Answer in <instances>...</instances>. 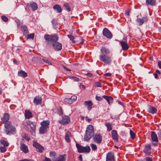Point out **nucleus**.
Listing matches in <instances>:
<instances>
[{"instance_id": "de8ad7c7", "label": "nucleus", "mask_w": 161, "mask_h": 161, "mask_svg": "<svg viewBox=\"0 0 161 161\" xmlns=\"http://www.w3.org/2000/svg\"><path fill=\"white\" fill-rule=\"evenodd\" d=\"M95 87H101L102 86L100 82H96L95 83Z\"/></svg>"}, {"instance_id": "7ed1b4c3", "label": "nucleus", "mask_w": 161, "mask_h": 161, "mask_svg": "<svg viewBox=\"0 0 161 161\" xmlns=\"http://www.w3.org/2000/svg\"><path fill=\"white\" fill-rule=\"evenodd\" d=\"M50 121L48 120H44L41 123V127L39 128V132L41 134H44L46 133L49 128Z\"/></svg>"}, {"instance_id": "bb28decb", "label": "nucleus", "mask_w": 161, "mask_h": 161, "mask_svg": "<svg viewBox=\"0 0 161 161\" xmlns=\"http://www.w3.org/2000/svg\"><path fill=\"white\" fill-rule=\"evenodd\" d=\"M103 97L107 101L109 105L113 103V98L111 96L104 95L103 96Z\"/></svg>"}, {"instance_id": "4be33fe9", "label": "nucleus", "mask_w": 161, "mask_h": 161, "mask_svg": "<svg viewBox=\"0 0 161 161\" xmlns=\"http://www.w3.org/2000/svg\"><path fill=\"white\" fill-rule=\"evenodd\" d=\"M9 114L7 113H5L4 114L3 117L1 119V120L3 121V123L5 124L9 121Z\"/></svg>"}, {"instance_id": "20e7f679", "label": "nucleus", "mask_w": 161, "mask_h": 161, "mask_svg": "<svg viewBox=\"0 0 161 161\" xmlns=\"http://www.w3.org/2000/svg\"><path fill=\"white\" fill-rule=\"evenodd\" d=\"M94 133L93 126L90 125L87 127L86 132V134L84 136V141H88L93 136Z\"/></svg>"}, {"instance_id": "338daca9", "label": "nucleus", "mask_w": 161, "mask_h": 161, "mask_svg": "<svg viewBox=\"0 0 161 161\" xmlns=\"http://www.w3.org/2000/svg\"><path fill=\"white\" fill-rule=\"evenodd\" d=\"M64 69H65V70L66 71H69L70 70V69H69L67 68H65Z\"/></svg>"}, {"instance_id": "774afa93", "label": "nucleus", "mask_w": 161, "mask_h": 161, "mask_svg": "<svg viewBox=\"0 0 161 161\" xmlns=\"http://www.w3.org/2000/svg\"><path fill=\"white\" fill-rule=\"evenodd\" d=\"M156 73H158L159 74H160V72L158 70H156Z\"/></svg>"}, {"instance_id": "6e6d98bb", "label": "nucleus", "mask_w": 161, "mask_h": 161, "mask_svg": "<svg viewBox=\"0 0 161 161\" xmlns=\"http://www.w3.org/2000/svg\"><path fill=\"white\" fill-rule=\"evenodd\" d=\"M43 161H51V160L50 158L47 157H45L44 160Z\"/></svg>"}, {"instance_id": "5fc2aeb1", "label": "nucleus", "mask_w": 161, "mask_h": 161, "mask_svg": "<svg viewBox=\"0 0 161 161\" xmlns=\"http://www.w3.org/2000/svg\"><path fill=\"white\" fill-rule=\"evenodd\" d=\"M158 64L160 69H161V61H159L158 63Z\"/></svg>"}, {"instance_id": "a18cd8bd", "label": "nucleus", "mask_w": 161, "mask_h": 161, "mask_svg": "<svg viewBox=\"0 0 161 161\" xmlns=\"http://www.w3.org/2000/svg\"><path fill=\"white\" fill-rule=\"evenodd\" d=\"M34 33H32L30 34L27 35V39H33L34 37Z\"/></svg>"}, {"instance_id": "9b49d317", "label": "nucleus", "mask_w": 161, "mask_h": 161, "mask_svg": "<svg viewBox=\"0 0 161 161\" xmlns=\"http://www.w3.org/2000/svg\"><path fill=\"white\" fill-rule=\"evenodd\" d=\"M77 97L76 96H72L70 97L66 98L64 99V101L69 104H71L74 102L77 99Z\"/></svg>"}, {"instance_id": "b1692460", "label": "nucleus", "mask_w": 161, "mask_h": 161, "mask_svg": "<svg viewBox=\"0 0 161 161\" xmlns=\"http://www.w3.org/2000/svg\"><path fill=\"white\" fill-rule=\"evenodd\" d=\"M84 104L87 107L88 110H90L92 108V106L93 104L91 100L85 101Z\"/></svg>"}, {"instance_id": "f257e3e1", "label": "nucleus", "mask_w": 161, "mask_h": 161, "mask_svg": "<svg viewBox=\"0 0 161 161\" xmlns=\"http://www.w3.org/2000/svg\"><path fill=\"white\" fill-rule=\"evenodd\" d=\"M44 37L46 41L53 43V47L55 50L59 51L61 49L62 44L57 42L58 39V37L57 35L55 34L52 35L45 34Z\"/></svg>"}, {"instance_id": "ddd939ff", "label": "nucleus", "mask_w": 161, "mask_h": 161, "mask_svg": "<svg viewBox=\"0 0 161 161\" xmlns=\"http://www.w3.org/2000/svg\"><path fill=\"white\" fill-rule=\"evenodd\" d=\"M70 121V118L68 116H64L62 117V119L59 120L58 122L61 124L65 125L69 123Z\"/></svg>"}, {"instance_id": "ea45409f", "label": "nucleus", "mask_w": 161, "mask_h": 161, "mask_svg": "<svg viewBox=\"0 0 161 161\" xmlns=\"http://www.w3.org/2000/svg\"><path fill=\"white\" fill-rule=\"evenodd\" d=\"M137 161H153V158L150 157H146L143 159H139Z\"/></svg>"}, {"instance_id": "0eeeda50", "label": "nucleus", "mask_w": 161, "mask_h": 161, "mask_svg": "<svg viewBox=\"0 0 161 161\" xmlns=\"http://www.w3.org/2000/svg\"><path fill=\"white\" fill-rule=\"evenodd\" d=\"M67 36L70 39L73 43H82L83 39L81 37L74 36L72 35L69 34L67 35Z\"/></svg>"}, {"instance_id": "cd10ccee", "label": "nucleus", "mask_w": 161, "mask_h": 161, "mask_svg": "<svg viewBox=\"0 0 161 161\" xmlns=\"http://www.w3.org/2000/svg\"><path fill=\"white\" fill-rule=\"evenodd\" d=\"M57 155L56 153L54 151H50L49 152L50 156L53 161H55L54 160L56 159Z\"/></svg>"}, {"instance_id": "e433bc0d", "label": "nucleus", "mask_w": 161, "mask_h": 161, "mask_svg": "<svg viewBox=\"0 0 161 161\" xmlns=\"http://www.w3.org/2000/svg\"><path fill=\"white\" fill-rule=\"evenodd\" d=\"M63 6L64 8V9L66 10L68 12L71 11V8L68 3H65L63 4Z\"/></svg>"}, {"instance_id": "1a4fd4ad", "label": "nucleus", "mask_w": 161, "mask_h": 161, "mask_svg": "<svg viewBox=\"0 0 161 161\" xmlns=\"http://www.w3.org/2000/svg\"><path fill=\"white\" fill-rule=\"evenodd\" d=\"M33 146L36 148V150L40 153L43 152L44 147L38 142L34 141L33 143Z\"/></svg>"}, {"instance_id": "49530a36", "label": "nucleus", "mask_w": 161, "mask_h": 161, "mask_svg": "<svg viewBox=\"0 0 161 161\" xmlns=\"http://www.w3.org/2000/svg\"><path fill=\"white\" fill-rule=\"evenodd\" d=\"M2 20L4 22H7L8 20V18L6 16L2 15L1 17Z\"/></svg>"}, {"instance_id": "a211bd4d", "label": "nucleus", "mask_w": 161, "mask_h": 161, "mask_svg": "<svg viewBox=\"0 0 161 161\" xmlns=\"http://www.w3.org/2000/svg\"><path fill=\"white\" fill-rule=\"evenodd\" d=\"M66 155H58L55 161H65L66 159Z\"/></svg>"}, {"instance_id": "2f4dec72", "label": "nucleus", "mask_w": 161, "mask_h": 161, "mask_svg": "<svg viewBox=\"0 0 161 161\" xmlns=\"http://www.w3.org/2000/svg\"><path fill=\"white\" fill-rule=\"evenodd\" d=\"M101 52L102 54H107L110 53V51L108 48L105 47H103L101 49Z\"/></svg>"}, {"instance_id": "0e129e2a", "label": "nucleus", "mask_w": 161, "mask_h": 161, "mask_svg": "<svg viewBox=\"0 0 161 161\" xmlns=\"http://www.w3.org/2000/svg\"><path fill=\"white\" fill-rule=\"evenodd\" d=\"M125 14L126 15L129 16L130 14L129 11H127L125 13Z\"/></svg>"}, {"instance_id": "052dcab7", "label": "nucleus", "mask_w": 161, "mask_h": 161, "mask_svg": "<svg viewBox=\"0 0 161 161\" xmlns=\"http://www.w3.org/2000/svg\"><path fill=\"white\" fill-rule=\"evenodd\" d=\"M13 63L16 64V65H17L18 64V63H17V61L15 59H14L13 60Z\"/></svg>"}, {"instance_id": "3c124183", "label": "nucleus", "mask_w": 161, "mask_h": 161, "mask_svg": "<svg viewBox=\"0 0 161 161\" xmlns=\"http://www.w3.org/2000/svg\"><path fill=\"white\" fill-rule=\"evenodd\" d=\"M86 76L89 77H92L93 76V75L92 74L90 73H88L85 74Z\"/></svg>"}, {"instance_id": "72a5a7b5", "label": "nucleus", "mask_w": 161, "mask_h": 161, "mask_svg": "<svg viewBox=\"0 0 161 161\" xmlns=\"http://www.w3.org/2000/svg\"><path fill=\"white\" fill-rule=\"evenodd\" d=\"M157 111V109L151 106H149L148 109V111L149 112L151 113L152 114H154L156 113Z\"/></svg>"}, {"instance_id": "bf43d9fd", "label": "nucleus", "mask_w": 161, "mask_h": 161, "mask_svg": "<svg viewBox=\"0 0 161 161\" xmlns=\"http://www.w3.org/2000/svg\"><path fill=\"white\" fill-rule=\"evenodd\" d=\"M79 160L80 161H82V156L81 155H80L79 157Z\"/></svg>"}, {"instance_id": "4d7b16f0", "label": "nucleus", "mask_w": 161, "mask_h": 161, "mask_svg": "<svg viewBox=\"0 0 161 161\" xmlns=\"http://www.w3.org/2000/svg\"><path fill=\"white\" fill-rule=\"evenodd\" d=\"M104 75L105 76H110L111 75V74L109 73H107L105 74Z\"/></svg>"}, {"instance_id": "dca6fc26", "label": "nucleus", "mask_w": 161, "mask_h": 161, "mask_svg": "<svg viewBox=\"0 0 161 161\" xmlns=\"http://www.w3.org/2000/svg\"><path fill=\"white\" fill-rule=\"evenodd\" d=\"M106 161H114V156L113 153L109 152L107 154Z\"/></svg>"}, {"instance_id": "603ef678", "label": "nucleus", "mask_w": 161, "mask_h": 161, "mask_svg": "<svg viewBox=\"0 0 161 161\" xmlns=\"http://www.w3.org/2000/svg\"><path fill=\"white\" fill-rule=\"evenodd\" d=\"M19 161H34V160L32 159H21L19 160Z\"/></svg>"}, {"instance_id": "79ce46f5", "label": "nucleus", "mask_w": 161, "mask_h": 161, "mask_svg": "<svg viewBox=\"0 0 161 161\" xmlns=\"http://www.w3.org/2000/svg\"><path fill=\"white\" fill-rule=\"evenodd\" d=\"M44 61L45 63H47L49 65H52V64L51 62L49 60L47 59H45L44 58H42V61Z\"/></svg>"}, {"instance_id": "864d4df0", "label": "nucleus", "mask_w": 161, "mask_h": 161, "mask_svg": "<svg viewBox=\"0 0 161 161\" xmlns=\"http://www.w3.org/2000/svg\"><path fill=\"white\" fill-rule=\"evenodd\" d=\"M73 79H74L75 81H78L79 80V79L76 77H72Z\"/></svg>"}, {"instance_id": "37998d69", "label": "nucleus", "mask_w": 161, "mask_h": 161, "mask_svg": "<svg viewBox=\"0 0 161 161\" xmlns=\"http://www.w3.org/2000/svg\"><path fill=\"white\" fill-rule=\"evenodd\" d=\"M130 137L132 139H134L135 138V134L131 130H130Z\"/></svg>"}, {"instance_id": "4468645a", "label": "nucleus", "mask_w": 161, "mask_h": 161, "mask_svg": "<svg viewBox=\"0 0 161 161\" xmlns=\"http://www.w3.org/2000/svg\"><path fill=\"white\" fill-rule=\"evenodd\" d=\"M103 33L104 36L108 39H110L113 37V35L111 32L106 28L103 29Z\"/></svg>"}, {"instance_id": "a19ab883", "label": "nucleus", "mask_w": 161, "mask_h": 161, "mask_svg": "<svg viewBox=\"0 0 161 161\" xmlns=\"http://www.w3.org/2000/svg\"><path fill=\"white\" fill-rule=\"evenodd\" d=\"M0 143L3 145L4 146H8V142L4 140H0Z\"/></svg>"}, {"instance_id": "6e6552de", "label": "nucleus", "mask_w": 161, "mask_h": 161, "mask_svg": "<svg viewBox=\"0 0 161 161\" xmlns=\"http://www.w3.org/2000/svg\"><path fill=\"white\" fill-rule=\"evenodd\" d=\"M151 136L152 141L154 142V143H153V145L155 146H157L158 140L157 136L155 132L153 131H152Z\"/></svg>"}, {"instance_id": "f03ea898", "label": "nucleus", "mask_w": 161, "mask_h": 161, "mask_svg": "<svg viewBox=\"0 0 161 161\" xmlns=\"http://www.w3.org/2000/svg\"><path fill=\"white\" fill-rule=\"evenodd\" d=\"M4 131L8 135H14L16 133L15 127L13 125L11 122L8 121L4 125Z\"/></svg>"}, {"instance_id": "58836bf2", "label": "nucleus", "mask_w": 161, "mask_h": 161, "mask_svg": "<svg viewBox=\"0 0 161 161\" xmlns=\"http://www.w3.org/2000/svg\"><path fill=\"white\" fill-rule=\"evenodd\" d=\"M105 125L107 128V130L108 131H110L112 129V127L111 124L109 122H106L105 123Z\"/></svg>"}, {"instance_id": "39448f33", "label": "nucleus", "mask_w": 161, "mask_h": 161, "mask_svg": "<svg viewBox=\"0 0 161 161\" xmlns=\"http://www.w3.org/2000/svg\"><path fill=\"white\" fill-rule=\"evenodd\" d=\"M99 58L100 61L108 65L110 64L112 61V58L111 57L104 54H101L100 55Z\"/></svg>"}, {"instance_id": "69168bd1", "label": "nucleus", "mask_w": 161, "mask_h": 161, "mask_svg": "<svg viewBox=\"0 0 161 161\" xmlns=\"http://www.w3.org/2000/svg\"><path fill=\"white\" fill-rule=\"evenodd\" d=\"M60 109L61 110V111L59 113V115H62L63 114V112H62V109L61 108H60Z\"/></svg>"}, {"instance_id": "4c0bfd02", "label": "nucleus", "mask_w": 161, "mask_h": 161, "mask_svg": "<svg viewBox=\"0 0 161 161\" xmlns=\"http://www.w3.org/2000/svg\"><path fill=\"white\" fill-rule=\"evenodd\" d=\"M58 21L57 20L55 19H53L52 21V24L53 25V27L55 28L56 29L57 28V25H58Z\"/></svg>"}, {"instance_id": "8fccbe9b", "label": "nucleus", "mask_w": 161, "mask_h": 161, "mask_svg": "<svg viewBox=\"0 0 161 161\" xmlns=\"http://www.w3.org/2000/svg\"><path fill=\"white\" fill-rule=\"evenodd\" d=\"M96 99L98 101H101L103 99V98L102 97L97 96H96Z\"/></svg>"}, {"instance_id": "f3484780", "label": "nucleus", "mask_w": 161, "mask_h": 161, "mask_svg": "<svg viewBox=\"0 0 161 161\" xmlns=\"http://www.w3.org/2000/svg\"><path fill=\"white\" fill-rule=\"evenodd\" d=\"M26 123L27 125L31 127V128L32 131H35L36 125L34 122L28 120L26 121Z\"/></svg>"}, {"instance_id": "c9c22d12", "label": "nucleus", "mask_w": 161, "mask_h": 161, "mask_svg": "<svg viewBox=\"0 0 161 161\" xmlns=\"http://www.w3.org/2000/svg\"><path fill=\"white\" fill-rule=\"evenodd\" d=\"M155 0H146V3L147 5H150L151 6L155 5Z\"/></svg>"}, {"instance_id": "680f3d73", "label": "nucleus", "mask_w": 161, "mask_h": 161, "mask_svg": "<svg viewBox=\"0 0 161 161\" xmlns=\"http://www.w3.org/2000/svg\"><path fill=\"white\" fill-rule=\"evenodd\" d=\"M86 120L88 122H89L91 120V119L88 118L87 117H86Z\"/></svg>"}, {"instance_id": "c756f323", "label": "nucleus", "mask_w": 161, "mask_h": 161, "mask_svg": "<svg viewBox=\"0 0 161 161\" xmlns=\"http://www.w3.org/2000/svg\"><path fill=\"white\" fill-rule=\"evenodd\" d=\"M18 75L19 76L25 78L27 76V74L26 72L22 70H20L18 72Z\"/></svg>"}, {"instance_id": "a878e982", "label": "nucleus", "mask_w": 161, "mask_h": 161, "mask_svg": "<svg viewBox=\"0 0 161 161\" xmlns=\"http://www.w3.org/2000/svg\"><path fill=\"white\" fill-rule=\"evenodd\" d=\"M21 31L23 35H26L28 33V31L27 26L25 25H22L20 26Z\"/></svg>"}, {"instance_id": "c03bdc74", "label": "nucleus", "mask_w": 161, "mask_h": 161, "mask_svg": "<svg viewBox=\"0 0 161 161\" xmlns=\"http://www.w3.org/2000/svg\"><path fill=\"white\" fill-rule=\"evenodd\" d=\"M90 146H91L92 149L93 150L95 151L97 149V146L94 144H91L90 145Z\"/></svg>"}, {"instance_id": "6ab92c4d", "label": "nucleus", "mask_w": 161, "mask_h": 161, "mask_svg": "<svg viewBox=\"0 0 161 161\" xmlns=\"http://www.w3.org/2000/svg\"><path fill=\"white\" fill-rule=\"evenodd\" d=\"M20 148L21 150L22 151L25 153H26L29 152L27 146L23 143H20Z\"/></svg>"}, {"instance_id": "f8f14e48", "label": "nucleus", "mask_w": 161, "mask_h": 161, "mask_svg": "<svg viewBox=\"0 0 161 161\" xmlns=\"http://www.w3.org/2000/svg\"><path fill=\"white\" fill-rule=\"evenodd\" d=\"M148 20V18L147 16L144 17L142 18H137L136 19V22L141 26L143 24L147 22Z\"/></svg>"}, {"instance_id": "423d86ee", "label": "nucleus", "mask_w": 161, "mask_h": 161, "mask_svg": "<svg viewBox=\"0 0 161 161\" xmlns=\"http://www.w3.org/2000/svg\"><path fill=\"white\" fill-rule=\"evenodd\" d=\"M76 146L78 152L80 153H89L90 151V147L87 145L85 147H82L80 144L76 143Z\"/></svg>"}, {"instance_id": "7c9ffc66", "label": "nucleus", "mask_w": 161, "mask_h": 161, "mask_svg": "<svg viewBox=\"0 0 161 161\" xmlns=\"http://www.w3.org/2000/svg\"><path fill=\"white\" fill-rule=\"evenodd\" d=\"M53 8L58 13H60L62 11V9L61 7L58 4L55 5L53 7Z\"/></svg>"}, {"instance_id": "2eb2a0df", "label": "nucleus", "mask_w": 161, "mask_h": 161, "mask_svg": "<svg viewBox=\"0 0 161 161\" xmlns=\"http://www.w3.org/2000/svg\"><path fill=\"white\" fill-rule=\"evenodd\" d=\"M143 152L146 154L150 155L151 153V146L150 144H147L145 146Z\"/></svg>"}, {"instance_id": "aec40b11", "label": "nucleus", "mask_w": 161, "mask_h": 161, "mask_svg": "<svg viewBox=\"0 0 161 161\" xmlns=\"http://www.w3.org/2000/svg\"><path fill=\"white\" fill-rule=\"evenodd\" d=\"M119 42L123 50H126L128 49L129 46L126 42L119 41Z\"/></svg>"}, {"instance_id": "e2e57ef3", "label": "nucleus", "mask_w": 161, "mask_h": 161, "mask_svg": "<svg viewBox=\"0 0 161 161\" xmlns=\"http://www.w3.org/2000/svg\"><path fill=\"white\" fill-rule=\"evenodd\" d=\"M158 135L159 136L161 137V130H160L159 132L158 133Z\"/></svg>"}, {"instance_id": "412c9836", "label": "nucleus", "mask_w": 161, "mask_h": 161, "mask_svg": "<svg viewBox=\"0 0 161 161\" xmlns=\"http://www.w3.org/2000/svg\"><path fill=\"white\" fill-rule=\"evenodd\" d=\"M65 134V139L67 142L70 143L71 141L70 138L72 136V134L69 131H67L66 132Z\"/></svg>"}, {"instance_id": "9d476101", "label": "nucleus", "mask_w": 161, "mask_h": 161, "mask_svg": "<svg viewBox=\"0 0 161 161\" xmlns=\"http://www.w3.org/2000/svg\"><path fill=\"white\" fill-rule=\"evenodd\" d=\"M102 136L100 134L95 135L93 137V141L97 144H100L102 141Z\"/></svg>"}, {"instance_id": "393cba45", "label": "nucleus", "mask_w": 161, "mask_h": 161, "mask_svg": "<svg viewBox=\"0 0 161 161\" xmlns=\"http://www.w3.org/2000/svg\"><path fill=\"white\" fill-rule=\"evenodd\" d=\"M112 137L113 139L115 141L117 142L118 140V135L117 131L115 130H113L111 132Z\"/></svg>"}, {"instance_id": "09e8293b", "label": "nucleus", "mask_w": 161, "mask_h": 161, "mask_svg": "<svg viewBox=\"0 0 161 161\" xmlns=\"http://www.w3.org/2000/svg\"><path fill=\"white\" fill-rule=\"evenodd\" d=\"M0 151L1 152L3 153L5 152L6 150V148L4 147H1L0 148Z\"/></svg>"}, {"instance_id": "c85d7f7f", "label": "nucleus", "mask_w": 161, "mask_h": 161, "mask_svg": "<svg viewBox=\"0 0 161 161\" xmlns=\"http://www.w3.org/2000/svg\"><path fill=\"white\" fill-rule=\"evenodd\" d=\"M25 115L26 118L29 119L32 117V114L30 110H26L25 111Z\"/></svg>"}, {"instance_id": "f704fd0d", "label": "nucleus", "mask_w": 161, "mask_h": 161, "mask_svg": "<svg viewBox=\"0 0 161 161\" xmlns=\"http://www.w3.org/2000/svg\"><path fill=\"white\" fill-rule=\"evenodd\" d=\"M30 6L32 8V10L33 11L36 10L38 8L37 4L35 2H33L30 4Z\"/></svg>"}, {"instance_id": "5701e85b", "label": "nucleus", "mask_w": 161, "mask_h": 161, "mask_svg": "<svg viewBox=\"0 0 161 161\" xmlns=\"http://www.w3.org/2000/svg\"><path fill=\"white\" fill-rule=\"evenodd\" d=\"M42 98L39 96H36L34 98V103L36 105L40 104L42 103Z\"/></svg>"}, {"instance_id": "473e14b6", "label": "nucleus", "mask_w": 161, "mask_h": 161, "mask_svg": "<svg viewBox=\"0 0 161 161\" xmlns=\"http://www.w3.org/2000/svg\"><path fill=\"white\" fill-rule=\"evenodd\" d=\"M32 61L35 63L42 62V58L39 57H33L32 58Z\"/></svg>"}, {"instance_id": "13d9d810", "label": "nucleus", "mask_w": 161, "mask_h": 161, "mask_svg": "<svg viewBox=\"0 0 161 161\" xmlns=\"http://www.w3.org/2000/svg\"><path fill=\"white\" fill-rule=\"evenodd\" d=\"M153 75H154V77L157 79L158 78V75L156 73H154L153 74Z\"/></svg>"}]
</instances>
